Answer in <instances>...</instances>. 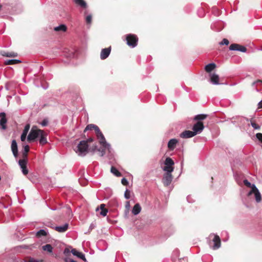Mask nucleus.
<instances>
[{
	"label": "nucleus",
	"mask_w": 262,
	"mask_h": 262,
	"mask_svg": "<svg viewBox=\"0 0 262 262\" xmlns=\"http://www.w3.org/2000/svg\"><path fill=\"white\" fill-rule=\"evenodd\" d=\"M47 133L43 130L38 129L36 126H33L27 137V140L30 142L39 138V144L43 145L47 143Z\"/></svg>",
	"instance_id": "obj_1"
},
{
	"label": "nucleus",
	"mask_w": 262,
	"mask_h": 262,
	"mask_svg": "<svg viewBox=\"0 0 262 262\" xmlns=\"http://www.w3.org/2000/svg\"><path fill=\"white\" fill-rule=\"evenodd\" d=\"M97 138L99 140V143L102 145V147L97 148V146L95 145L93 148L92 150L94 151L95 150H97L100 152V156H103L105 153V150L107 149L109 151H110L111 145L108 143L106 142L104 136H103L102 132L100 131L99 128L98 127V129H96L95 131Z\"/></svg>",
	"instance_id": "obj_2"
},
{
	"label": "nucleus",
	"mask_w": 262,
	"mask_h": 262,
	"mask_svg": "<svg viewBox=\"0 0 262 262\" xmlns=\"http://www.w3.org/2000/svg\"><path fill=\"white\" fill-rule=\"evenodd\" d=\"M88 141H81L75 149V152L80 156H84L88 152Z\"/></svg>",
	"instance_id": "obj_3"
},
{
	"label": "nucleus",
	"mask_w": 262,
	"mask_h": 262,
	"mask_svg": "<svg viewBox=\"0 0 262 262\" xmlns=\"http://www.w3.org/2000/svg\"><path fill=\"white\" fill-rule=\"evenodd\" d=\"M164 164L165 166L163 168L164 171L168 172H172L173 171L174 168L172 166L174 165V162L171 158L169 157L166 158Z\"/></svg>",
	"instance_id": "obj_4"
},
{
	"label": "nucleus",
	"mask_w": 262,
	"mask_h": 262,
	"mask_svg": "<svg viewBox=\"0 0 262 262\" xmlns=\"http://www.w3.org/2000/svg\"><path fill=\"white\" fill-rule=\"evenodd\" d=\"M126 39L127 44L129 46L132 48H134L137 46L138 39L136 35L134 34H128L126 36Z\"/></svg>",
	"instance_id": "obj_5"
},
{
	"label": "nucleus",
	"mask_w": 262,
	"mask_h": 262,
	"mask_svg": "<svg viewBox=\"0 0 262 262\" xmlns=\"http://www.w3.org/2000/svg\"><path fill=\"white\" fill-rule=\"evenodd\" d=\"M254 194L255 199L257 203H259L261 200V195L255 185H253L251 189L248 193V195Z\"/></svg>",
	"instance_id": "obj_6"
},
{
	"label": "nucleus",
	"mask_w": 262,
	"mask_h": 262,
	"mask_svg": "<svg viewBox=\"0 0 262 262\" xmlns=\"http://www.w3.org/2000/svg\"><path fill=\"white\" fill-rule=\"evenodd\" d=\"M204 128V126L202 121H198L194 124L192 130L195 135H197L202 133Z\"/></svg>",
	"instance_id": "obj_7"
},
{
	"label": "nucleus",
	"mask_w": 262,
	"mask_h": 262,
	"mask_svg": "<svg viewBox=\"0 0 262 262\" xmlns=\"http://www.w3.org/2000/svg\"><path fill=\"white\" fill-rule=\"evenodd\" d=\"M27 159H20L18 161V164L20 166L21 171L24 175L28 173V170L27 167Z\"/></svg>",
	"instance_id": "obj_8"
},
{
	"label": "nucleus",
	"mask_w": 262,
	"mask_h": 262,
	"mask_svg": "<svg viewBox=\"0 0 262 262\" xmlns=\"http://www.w3.org/2000/svg\"><path fill=\"white\" fill-rule=\"evenodd\" d=\"M171 173V172H166L164 174L162 182L166 186H169L172 180V176Z\"/></svg>",
	"instance_id": "obj_9"
},
{
	"label": "nucleus",
	"mask_w": 262,
	"mask_h": 262,
	"mask_svg": "<svg viewBox=\"0 0 262 262\" xmlns=\"http://www.w3.org/2000/svg\"><path fill=\"white\" fill-rule=\"evenodd\" d=\"M229 50L231 51H238L242 52H246L247 49L244 46L237 43H232L229 47Z\"/></svg>",
	"instance_id": "obj_10"
},
{
	"label": "nucleus",
	"mask_w": 262,
	"mask_h": 262,
	"mask_svg": "<svg viewBox=\"0 0 262 262\" xmlns=\"http://www.w3.org/2000/svg\"><path fill=\"white\" fill-rule=\"evenodd\" d=\"M7 120L6 117V114L4 112L0 113V127L3 130H5L7 128L6 123Z\"/></svg>",
	"instance_id": "obj_11"
},
{
	"label": "nucleus",
	"mask_w": 262,
	"mask_h": 262,
	"mask_svg": "<svg viewBox=\"0 0 262 262\" xmlns=\"http://www.w3.org/2000/svg\"><path fill=\"white\" fill-rule=\"evenodd\" d=\"M211 236H213V238L212 239L213 242L214 243V245L212 247L213 249L216 250L219 249L221 247V239L217 235L212 234L210 235V237Z\"/></svg>",
	"instance_id": "obj_12"
},
{
	"label": "nucleus",
	"mask_w": 262,
	"mask_h": 262,
	"mask_svg": "<svg viewBox=\"0 0 262 262\" xmlns=\"http://www.w3.org/2000/svg\"><path fill=\"white\" fill-rule=\"evenodd\" d=\"M111 51V47L102 49L100 53V58L104 60L107 58L110 54Z\"/></svg>",
	"instance_id": "obj_13"
},
{
	"label": "nucleus",
	"mask_w": 262,
	"mask_h": 262,
	"mask_svg": "<svg viewBox=\"0 0 262 262\" xmlns=\"http://www.w3.org/2000/svg\"><path fill=\"white\" fill-rule=\"evenodd\" d=\"M194 136H195V135L194 132L190 130H185L181 133L180 135V137L183 139L191 138Z\"/></svg>",
	"instance_id": "obj_14"
},
{
	"label": "nucleus",
	"mask_w": 262,
	"mask_h": 262,
	"mask_svg": "<svg viewBox=\"0 0 262 262\" xmlns=\"http://www.w3.org/2000/svg\"><path fill=\"white\" fill-rule=\"evenodd\" d=\"M178 140L176 139H170L167 144L168 148L170 150H173L176 147L177 144L178 143Z\"/></svg>",
	"instance_id": "obj_15"
},
{
	"label": "nucleus",
	"mask_w": 262,
	"mask_h": 262,
	"mask_svg": "<svg viewBox=\"0 0 262 262\" xmlns=\"http://www.w3.org/2000/svg\"><path fill=\"white\" fill-rule=\"evenodd\" d=\"M11 150L14 156L16 158L18 155L17 144L15 140H13L11 146Z\"/></svg>",
	"instance_id": "obj_16"
},
{
	"label": "nucleus",
	"mask_w": 262,
	"mask_h": 262,
	"mask_svg": "<svg viewBox=\"0 0 262 262\" xmlns=\"http://www.w3.org/2000/svg\"><path fill=\"white\" fill-rule=\"evenodd\" d=\"M68 228H69V224L67 223H66L62 226H56V227H54V229L56 231H57L60 233H63V232H66L68 229Z\"/></svg>",
	"instance_id": "obj_17"
},
{
	"label": "nucleus",
	"mask_w": 262,
	"mask_h": 262,
	"mask_svg": "<svg viewBox=\"0 0 262 262\" xmlns=\"http://www.w3.org/2000/svg\"><path fill=\"white\" fill-rule=\"evenodd\" d=\"M30 124H26V126H25V128L23 130V133L21 134V136H20V139H21V141H25L27 134L30 129Z\"/></svg>",
	"instance_id": "obj_18"
},
{
	"label": "nucleus",
	"mask_w": 262,
	"mask_h": 262,
	"mask_svg": "<svg viewBox=\"0 0 262 262\" xmlns=\"http://www.w3.org/2000/svg\"><path fill=\"white\" fill-rule=\"evenodd\" d=\"M71 253L75 256H76L77 257H78V258H81V259H82L83 261H86V258L85 257V255L84 254H83L81 252H80L79 251H78L77 250H76L75 249H73L72 250H71Z\"/></svg>",
	"instance_id": "obj_19"
},
{
	"label": "nucleus",
	"mask_w": 262,
	"mask_h": 262,
	"mask_svg": "<svg viewBox=\"0 0 262 262\" xmlns=\"http://www.w3.org/2000/svg\"><path fill=\"white\" fill-rule=\"evenodd\" d=\"M210 81L213 84H219V76L218 75L213 73L210 74Z\"/></svg>",
	"instance_id": "obj_20"
},
{
	"label": "nucleus",
	"mask_w": 262,
	"mask_h": 262,
	"mask_svg": "<svg viewBox=\"0 0 262 262\" xmlns=\"http://www.w3.org/2000/svg\"><path fill=\"white\" fill-rule=\"evenodd\" d=\"M141 210V207L139 203H137L132 209V213L135 215L138 214Z\"/></svg>",
	"instance_id": "obj_21"
},
{
	"label": "nucleus",
	"mask_w": 262,
	"mask_h": 262,
	"mask_svg": "<svg viewBox=\"0 0 262 262\" xmlns=\"http://www.w3.org/2000/svg\"><path fill=\"white\" fill-rule=\"evenodd\" d=\"M1 54L3 56L8 57H15L17 56V53H15L14 52H2Z\"/></svg>",
	"instance_id": "obj_22"
},
{
	"label": "nucleus",
	"mask_w": 262,
	"mask_h": 262,
	"mask_svg": "<svg viewBox=\"0 0 262 262\" xmlns=\"http://www.w3.org/2000/svg\"><path fill=\"white\" fill-rule=\"evenodd\" d=\"M20 62H21V61L18 59H9L5 61V64L6 65L16 64Z\"/></svg>",
	"instance_id": "obj_23"
},
{
	"label": "nucleus",
	"mask_w": 262,
	"mask_h": 262,
	"mask_svg": "<svg viewBox=\"0 0 262 262\" xmlns=\"http://www.w3.org/2000/svg\"><path fill=\"white\" fill-rule=\"evenodd\" d=\"M216 68V64L214 63H210L206 65L205 70L207 72H210Z\"/></svg>",
	"instance_id": "obj_24"
},
{
	"label": "nucleus",
	"mask_w": 262,
	"mask_h": 262,
	"mask_svg": "<svg viewBox=\"0 0 262 262\" xmlns=\"http://www.w3.org/2000/svg\"><path fill=\"white\" fill-rule=\"evenodd\" d=\"M30 147L28 145H26L23 147L22 151L23 157L24 159H27L28 152L29 151Z\"/></svg>",
	"instance_id": "obj_25"
},
{
	"label": "nucleus",
	"mask_w": 262,
	"mask_h": 262,
	"mask_svg": "<svg viewBox=\"0 0 262 262\" xmlns=\"http://www.w3.org/2000/svg\"><path fill=\"white\" fill-rule=\"evenodd\" d=\"M92 129H94L95 131L96 130V129H98V127L93 124H90L88 125L85 128L84 132H85L87 130H91Z\"/></svg>",
	"instance_id": "obj_26"
},
{
	"label": "nucleus",
	"mask_w": 262,
	"mask_h": 262,
	"mask_svg": "<svg viewBox=\"0 0 262 262\" xmlns=\"http://www.w3.org/2000/svg\"><path fill=\"white\" fill-rule=\"evenodd\" d=\"M43 250L48 252L49 253H52L53 248L50 244H46L42 247Z\"/></svg>",
	"instance_id": "obj_27"
},
{
	"label": "nucleus",
	"mask_w": 262,
	"mask_h": 262,
	"mask_svg": "<svg viewBox=\"0 0 262 262\" xmlns=\"http://www.w3.org/2000/svg\"><path fill=\"white\" fill-rule=\"evenodd\" d=\"M207 117V115L205 114H199L197 115L194 116V120H197L198 121H201L202 120H203L205 119Z\"/></svg>",
	"instance_id": "obj_28"
},
{
	"label": "nucleus",
	"mask_w": 262,
	"mask_h": 262,
	"mask_svg": "<svg viewBox=\"0 0 262 262\" xmlns=\"http://www.w3.org/2000/svg\"><path fill=\"white\" fill-rule=\"evenodd\" d=\"M74 2L82 8H85L87 7L86 3L84 0H74Z\"/></svg>",
	"instance_id": "obj_29"
},
{
	"label": "nucleus",
	"mask_w": 262,
	"mask_h": 262,
	"mask_svg": "<svg viewBox=\"0 0 262 262\" xmlns=\"http://www.w3.org/2000/svg\"><path fill=\"white\" fill-rule=\"evenodd\" d=\"M54 30L56 31H62L65 32L67 30V27L64 25H60L54 28Z\"/></svg>",
	"instance_id": "obj_30"
},
{
	"label": "nucleus",
	"mask_w": 262,
	"mask_h": 262,
	"mask_svg": "<svg viewBox=\"0 0 262 262\" xmlns=\"http://www.w3.org/2000/svg\"><path fill=\"white\" fill-rule=\"evenodd\" d=\"M47 233L48 232L46 230L40 229L36 233V236L38 237L46 236L47 235Z\"/></svg>",
	"instance_id": "obj_31"
},
{
	"label": "nucleus",
	"mask_w": 262,
	"mask_h": 262,
	"mask_svg": "<svg viewBox=\"0 0 262 262\" xmlns=\"http://www.w3.org/2000/svg\"><path fill=\"white\" fill-rule=\"evenodd\" d=\"M111 171L117 177H120L121 176V173L114 166H112Z\"/></svg>",
	"instance_id": "obj_32"
},
{
	"label": "nucleus",
	"mask_w": 262,
	"mask_h": 262,
	"mask_svg": "<svg viewBox=\"0 0 262 262\" xmlns=\"http://www.w3.org/2000/svg\"><path fill=\"white\" fill-rule=\"evenodd\" d=\"M244 184L248 187L251 188L252 189V187L254 184H251L247 180L245 179L244 180Z\"/></svg>",
	"instance_id": "obj_33"
},
{
	"label": "nucleus",
	"mask_w": 262,
	"mask_h": 262,
	"mask_svg": "<svg viewBox=\"0 0 262 262\" xmlns=\"http://www.w3.org/2000/svg\"><path fill=\"white\" fill-rule=\"evenodd\" d=\"M233 119H237L239 120V121L241 123H244L245 120H246V118L243 117H239V116H236L235 117H233Z\"/></svg>",
	"instance_id": "obj_34"
},
{
	"label": "nucleus",
	"mask_w": 262,
	"mask_h": 262,
	"mask_svg": "<svg viewBox=\"0 0 262 262\" xmlns=\"http://www.w3.org/2000/svg\"><path fill=\"white\" fill-rule=\"evenodd\" d=\"M107 209H106V208H104L101 210L100 214L103 216H105L107 214Z\"/></svg>",
	"instance_id": "obj_35"
},
{
	"label": "nucleus",
	"mask_w": 262,
	"mask_h": 262,
	"mask_svg": "<svg viewBox=\"0 0 262 262\" xmlns=\"http://www.w3.org/2000/svg\"><path fill=\"white\" fill-rule=\"evenodd\" d=\"M48 123H49V121H48V119L45 118L43 120V121L41 122L40 123V124L43 126H46L48 125Z\"/></svg>",
	"instance_id": "obj_36"
},
{
	"label": "nucleus",
	"mask_w": 262,
	"mask_h": 262,
	"mask_svg": "<svg viewBox=\"0 0 262 262\" xmlns=\"http://www.w3.org/2000/svg\"><path fill=\"white\" fill-rule=\"evenodd\" d=\"M251 125L255 129H260V126L254 122H251Z\"/></svg>",
	"instance_id": "obj_37"
},
{
	"label": "nucleus",
	"mask_w": 262,
	"mask_h": 262,
	"mask_svg": "<svg viewBox=\"0 0 262 262\" xmlns=\"http://www.w3.org/2000/svg\"><path fill=\"white\" fill-rule=\"evenodd\" d=\"M124 197L126 199H129L130 197V191L128 189H126L124 192Z\"/></svg>",
	"instance_id": "obj_38"
},
{
	"label": "nucleus",
	"mask_w": 262,
	"mask_h": 262,
	"mask_svg": "<svg viewBox=\"0 0 262 262\" xmlns=\"http://www.w3.org/2000/svg\"><path fill=\"white\" fill-rule=\"evenodd\" d=\"M85 20L87 24H90L92 21V15H88L86 16Z\"/></svg>",
	"instance_id": "obj_39"
},
{
	"label": "nucleus",
	"mask_w": 262,
	"mask_h": 262,
	"mask_svg": "<svg viewBox=\"0 0 262 262\" xmlns=\"http://www.w3.org/2000/svg\"><path fill=\"white\" fill-rule=\"evenodd\" d=\"M229 43V41L227 39L224 38L223 40L220 42V45H228Z\"/></svg>",
	"instance_id": "obj_40"
},
{
	"label": "nucleus",
	"mask_w": 262,
	"mask_h": 262,
	"mask_svg": "<svg viewBox=\"0 0 262 262\" xmlns=\"http://www.w3.org/2000/svg\"><path fill=\"white\" fill-rule=\"evenodd\" d=\"M121 183L123 185H125V186H127L128 184V182L127 180L125 178H123V179H122Z\"/></svg>",
	"instance_id": "obj_41"
},
{
	"label": "nucleus",
	"mask_w": 262,
	"mask_h": 262,
	"mask_svg": "<svg viewBox=\"0 0 262 262\" xmlns=\"http://www.w3.org/2000/svg\"><path fill=\"white\" fill-rule=\"evenodd\" d=\"M28 262H43V260L40 259H35L33 258H31L28 260Z\"/></svg>",
	"instance_id": "obj_42"
},
{
	"label": "nucleus",
	"mask_w": 262,
	"mask_h": 262,
	"mask_svg": "<svg viewBox=\"0 0 262 262\" xmlns=\"http://www.w3.org/2000/svg\"><path fill=\"white\" fill-rule=\"evenodd\" d=\"M256 137L257 138V139L262 143V134L257 133L256 134Z\"/></svg>",
	"instance_id": "obj_43"
},
{
	"label": "nucleus",
	"mask_w": 262,
	"mask_h": 262,
	"mask_svg": "<svg viewBox=\"0 0 262 262\" xmlns=\"http://www.w3.org/2000/svg\"><path fill=\"white\" fill-rule=\"evenodd\" d=\"M63 260H64V262H77L76 261H75L68 257H65Z\"/></svg>",
	"instance_id": "obj_44"
},
{
	"label": "nucleus",
	"mask_w": 262,
	"mask_h": 262,
	"mask_svg": "<svg viewBox=\"0 0 262 262\" xmlns=\"http://www.w3.org/2000/svg\"><path fill=\"white\" fill-rule=\"evenodd\" d=\"M258 83L262 84V80H257L256 81H254V82H253L252 85H255V84H258Z\"/></svg>",
	"instance_id": "obj_45"
},
{
	"label": "nucleus",
	"mask_w": 262,
	"mask_h": 262,
	"mask_svg": "<svg viewBox=\"0 0 262 262\" xmlns=\"http://www.w3.org/2000/svg\"><path fill=\"white\" fill-rule=\"evenodd\" d=\"M70 250L67 248H66L63 251V253L65 255H67V254L70 253Z\"/></svg>",
	"instance_id": "obj_46"
},
{
	"label": "nucleus",
	"mask_w": 262,
	"mask_h": 262,
	"mask_svg": "<svg viewBox=\"0 0 262 262\" xmlns=\"http://www.w3.org/2000/svg\"><path fill=\"white\" fill-rule=\"evenodd\" d=\"M93 140H94L93 138H89V139H88L86 141H88V142H91L93 141Z\"/></svg>",
	"instance_id": "obj_47"
},
{
	"label": "nucleus",
	"mask_w": 262,
	"mask_h": 262,
	"mask_svg": "<svg viewBox=\"0 0 262 262\" xmlns=\"http://www.w3.org/2000/svg\"><path fill=\"white\" fill-rule=\"evenodd\" d=\"M105 204H101V205H100V209L101 210V209H102L105 208Z\"/></svg>",
	"instance_id": "obj_48"
},
{
	"label": "nucleus",
	"mask_w": 262,
	"mask_h": 262,
	"mask_svg": "<svg viewBox=\"0 0 262 262\" xmlns=\"http://www.w3.org/2000/svg\"><path fill=\"white\" fill-rule=\"evenodd\" d=\"M129 206H130V204H129V202H127L126 203V205H125V207L127 208H128L129 207Z\"/></svg>",
	"instance_id": "obj_49"
},
{
	"label": "nucleus",
	"mask_w": 262,
	"mask_h": 262,
	"mask_svg": "<svg viewBox=\"0 0 262 262\" xmlns=\"http://www.w3.org/2000/svg\"><path fill=\"white\" fill-rule=\"evenodd\" d=\"M258 107L262 108V100L258 103Z\"/></svg>",
	"instance_id": "obj_50"
},
{
	"label": "nucleus",
	"mask_w": 262,
	"mask_h": 262,
	"mask_svg": "<svg viewBox=\"0 0 262 262\" xmlns=\"http://www.w3.org/2000/svg\"><path fill=\"white\" fill-rule=\"evenodd\" d=\"M3 204H2V203L0 201V207H3Z\"/></svg>",
	"instance_id": "obj_51"
},
{
	"label": "nucleus",
	"mask_w": 262,
	"mask_h": 262,
	"mask_svg": "<svg viewBox=\"0 0 262 262\" xmlns=\"http://www.w3.org/2000/svg\"><path fill=\"white\" fill-rule=\"evenodd\" d=\"M189 196H188L187 198V201L189 202H191L189 200Z\"/></svg>",
	"instance_id": "obj_52"
},
{
	"label": "nucleus",
	"mask_w": 262,
	"mask_h": 262,
	"mask_svg": "<svg viewBox=\"0 0 262 262\" xmlns=\"http://www.w3.org/2000/svg\"><path fill=\"white\" fill-rule=\"evenodd\" d=\"M224 233L226 235H228V233L227 232H226V231L223 232V234H224Z\"/></svg>",
	"instance_id": "obj_53"
},
{
	"label": "nucleus",
	"mask_w": 262,
	"mask_h": 262,
	"mask_svg": "<svg viewBox=\"0 0 262 262\" xmlns=\"http://www.w3.org/2000/svg\"><path fill=\"white\" fill-rule=\"evenodd\" d=\"M1 8H2V6H1V5H0V9H1Z\"/></svg>",
	"instance_id": "obj_54"
}]
</instances>
